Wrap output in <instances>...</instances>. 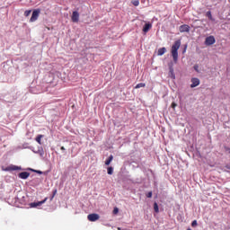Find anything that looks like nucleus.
I'll list each match as a JSON object with an SVG mask.
<instances>
[{"instance_id":"nucleus-11","label":"nucleus","mask_w":230,"mask_h":230,"mask_svg":"<svg viewBox=\"0 0 230 230\" xmlns=\"http://www.w3.org/2000/svg\"><path fill=\"white\" fill-rule=\"evenodd\" d=\"M165 52H166L165 47L160 48V49H158V50H157V56H158V57H162L163 55L165 54Z\"/></svg>"},{"instance_id":"nucleus-17","label":"nucleus","mask_w":230,"mask_h":230,"mask_svg":"<svg viewBox=\"0 0 230 230\" xmlns=\"http://www.w3.org/2000/svg\"><path fill=\"white\" fill-rule=\"evenodd\" d=\"M153 209L155 210V213H159V205H157L156 202L153 204Z\"/></svg>"},{"instance_id":"nucleus-13","label":"nucleus","mask_w":230,"mask_h":230,"mask_svg":"<svg viewBox=\"0 0 230 230\" xmlns=\"http://www.w3.org/2000/svg\"><path fill=\"white\" fill-rule=\"evenodd\" d=\"M41 138H44V135H38L36 137V142L38 143V145H41Z\"/></svg>"},{"instance_id":"nucleus-12","label":"nucleus","mask_w":230,"mask_h":230,"mask_svg":"<svg viewBox=\"0 0 230 230\" xmlns=\"http://www.w3.org/2000/svg\"><path fill=\"white\" fill-rule=\"evenodd\" d=\"M152 28V24L151 23H146V25H144L143 27V31L145 33H147L149 31V30H151Z\"/></svg>"},{"instance_id":"nucleus-26","label":"nucleus","mask_w":230,"mask_h":230,"mask_svg":"<svg viewBox=\"0 0 230 230\" xmlns=\"http://www.w3.org/2000/svg\"><path fill=\"white\" fill-rule=\"evenodd\" d=\"M194 70H196V72H199V65L194 66Z\"/></svg>"},{"instance_id":"nucleus-9","label":"nucleus","mask_w":230,"mask_h":230,"mask_svg":"<svg viewBox=\"0 0 230 230\" xmlns=\"http://www.w3.org/2000/svg\"><path fill=\"white\" fill-rule=\"evenodd\" d=\"M190 30V27L188 24H183L180 26V32L184 33V32H189Z\"/></svg>"},{"instance_id":"nucleus-3","label":"nucleus","mask_w":230,"mask_h":230,"mask_svg":"<svg viewBox=\"0 0 230 230\" xmlns=\"http://www.w3.org/2000/svg\"><path fill=\"white\" fill-rule=\"evenodd\" d=\"M22 167H19L17 165H10L8 167L3 168V171L4 172H13V171H21Z\"/></svg>"},{"instance_id":"nucleus-29","label":"nucleus","mask_w":230,"mask_h":230,"mask_svg":"<svg viewBox=\"0 0 230 230\" xmlns=\"http://www.w3.org/2000/svg\"><path fill=\"white\" fill-rule=\"evenodd\" d=\"M61 150H62V151H65L66 149H65V147H64V146H61Z\"/></svg>"},{"instance_id":"nucleus-16","label":"nucleus","mask_w":230,"mask_h":230,"mask_svg":"<svg viewBox=\"0 0 230 230\" xmlns=\"http://www.w3.org/2000/svg\"><path fill=\"white\" fill-rule=\"evenodd\" d=\"M107 173H108V175H112L114 173V168L113 167H108L107 168Z\"/></svg>"},{"instance_id":"nucleus-18","label":"nucleus","mask_w":230,"mask_h":230,"mask_svg":"<svg viewBox=\"0 0 230 230\" xmlns=\"http://www.w3.org/2000/svg\"><path fill=\"white\" fill-rule=\"evenodd\" d=\"M206 16H208V20L214 21L213 16L211 15V12H210V11H208V13H206Z\"/></svg>"},{"instance_id":"nucleus-6","label":"nucleus","mask_w":230,"mask_h":230,"mask_svg":"<svg viewBox=\"0 0 230 230\" xmlns=\"http://www.w3.org/2000/svg\"><path fill=\"white\" fill-rule=\"evenodd\" d=\"M47 200H48V198H45V199H43L42 201H38V202L31 203L30 206L32 208H38V207L42 206L45 202H47Z\"/></svg>"},{"instance_id":"nucleus-28","label":"nucleus","mask_w":230,"mask_h":230,"mask_svg":"<svg viewBox=\"0 0 230 230\" xmlns=\"http://www.w3.org/2000/svg\"><path fill=\"white\" fill-rule=\"evenodd\" d=\"M118 211H119L118 208L113 209L114 214L118 213Z\"/></svg>"},{"instance_id":"nucleus-1","label":"nucleus","mask_w":230,"mask_h":230,"mask_svg":"<svg viewBox=\"0 0 230 230\" xmlns=\"http://www.w3.org/2000/svg\"><path fill=\"white\" fill-rule=\"evenodd\" d=\"M181 46V41L180 40H178L177 41H174V43L172 46L171 49V54L172 57V61H174V63H177V61L179 60V49Z\"/></svg>"},{"instance_id":"nucleus-30","label":"nucleus","mask_w":230,"mask_h":230,"mask_svg":"<svg viewBox=\"0 0 230 230\" xmlns=\"http://www.w3.org/2000/svg\"><path fill=\"white\" fill-rule=\"evenodd\" d=\"M188 230H191L190 228H188Z\"/></svg>"},{"instance_id":"nucleus-15","label":"nucleus","mask_w":230,"mask_h":230,"mask_svg":"<svg viewBox=\"0 0 230 230\" xmlns=\"http://www.w3.org/2000/svg\"><path fill=\"white\" fill-rule=\"evenodd\" d=\"M146 87V84L145 83H138L136 86L135 89H140V88H144Z\"/></svg>"},{"instance_id":"nucleus-8","label":"nucleus","mask_w":230,"mask_h":230,"mask_svg":"<svg viewBox=\"0 0 230 230\" xmlns=\"http://www.w3.org/2000/svg\"><path fill=\"white\" fill-rule=\"evenodd\" d=\"M71 21L75 23L79 22V13L77 11L73 12V15H71Z\"/></svg>"},{"instance_id":"nucleus-2","label":"nucleus","mask_w":230,"mask_h":230,"mask_svg":"<svg viewBox=\"0 0 230 230\" xmlns=\"http://www.w3.org/2000/svg\"><path fill=\"white\" fill-rule=\"evenodd\" d=\"M40 13H41V10L40 9L34 10L33 13H31V22H35L39 19Z\"/></svg>"},{"instance_id":"nucleus-19","label":"nucleus","mask_w":230,"mask_h":230,"mask_svg":"<svg viewBox=\"0 0 230 230\" xmlns=\"http://www.w3.org/2000/svg\"><path fill=\"white\" fill-rule=\"evenodd\" d=\"M31 10H26L25 13H23V15H24L25 17H28L29 15H31Z\"/></svg>"},{"instance_id":"nucleus-31","label":"nucleus","mask_w":230,"mask_h":230,"mask_svg":"<svg viewBox=\"0 0 230 230\" xmlns=\"http://www.w3.org/2000/svg\"><path fill=\"white\" fill-rule=\"evenodd\" d=\"M230 169V168H229Z\"/></svg>"},{"instance_id":"nucleus-10","label":"nucleus","mask_w":230,"mask_h":230,"mask_svg":"<svg viewBox=\"0 0 230 230\" xmlns=\"http://www.w3.org/2000/svg\"><path fill=\"white\" fill-rule=\"evenodd\" d=\"M30 175H31L30 172H22L18 173V178L22 179V180H26V179H28V177H29Z\"/></svg>"},{"instance_id":"nucleus-27","label":"nucleus","mask_w":230,"mask_h":230,"mask_svg":"<svg viewBox=\"0 0 230 230\" xmlns=\"http://www.w3.org/2000/svg\"><path fill=\"white\" fill-rule=\"evenodd\" d=\"M35 172H37L38 174H41L42 172L41 171H34Z\"/></svg>"},{"instance_id":"nucleus-4","label":"nucleus","mask_w":230,"mask_h":230,"mask_svg":"<svg viewBox=\"0 0 230 230\" xmlns=\"http://www.w3.org/2000/svg\"><path fill=\"white\" fill-rule=\"evenodd\" d=\"M214 43H216V39L214 38V36H208V38H206L205 40L206 46H211Z\"/></svg>"},{"instance_id":"nucleus-5","label":"nucleus","mask_w":230,"mask_h":230,"mask_svg":"<svg viewBox=\"0 0 230 230\" xmlns=\"http://www.w3.org/2000/svg\"><path fill=\"white\" fill-rule=\"evenodd\" d=\"M100 217L98 214L93 213L87 216V219L90 222H96L97 220H99Z\"/></svg>"},{"instance_id":"nucleus-21","label":"nucleus","mask_w":230,"mask_h":230,"mask_svg":"<svg viewBox=\"0 0 230 230\" xmlns=\"http://www.w3.org/2000/svg\"><path fill=\"white\" fill-rule=\"evenodd\" d=\"M57 195V190H53V196H51L50 200H53L54 197Z\"/></svg>"},{"instance_id":"nucleus-14","label":"nucleus","mask_w":230,"mask_h":230,"mask_svg":"<svg viewBox=\"0 0 230 230\" xmlns=\"http://www.w3.org/2000/svg\"><path fill=\"white\" fill-rule=\"evenodd\" d=\"M113 159H114V156H113V155H110V156L108 157V159L106 160L105 164H106L107 166H109L110 164H111V162H112Z\"/></svg>"},{"instance_id":"nucleus-7","label":"nucleus","mask_w":230,"mask_h":230,"mask_svg":"<svg viewBox=\"0 0 230 230\" xmlns=\"http://www.w3.org/2000/svg\"><path fill=\"white\" fill-rule=\"evenodd\" d=\"M190 82H191V84H190L191 89L196 88L199 85V79L197 77L191 78Z\"/></svg>"},{"instance_id":"nucleus-25","label":"nucleus","mask_w":230,"mask_h":230,"mask_svg":"<svg viewBox=\"0 0 230 230\" xmlns=\"http://www.w3.org/2000/svg\"><path fill=\"white\" fill-rule=\"evenodd\" d=\"M146 198H148V199L152 198V191L146 193Z\"/></svg>"},{"instance_id":"nucleus-23","label":"nucleus","mask_w":230,"mask_h":230,"mask_svg":"<svg viewBox=\"0 0 230 230\" xmlns=\"http://www.w3.org/2000/svg\"><path fill=\"white\" fill-rule=\"evenodd\" d=\"M172 75V79H174V75H173V68L171 66V68H169Z\"/></svg>"},{"instance_id":"nucleus-24","label":"nucleus","mask_w":230,"mask_h":230,"mask_svg":"<svg viewBox=\"0 0 230 230\" xmlns=\"http://www.w3.org/2000/svg\"><path fill=\"white\" fill-rule=\"evenodd\" d=\"M171 107L172 109L176 108L177 107V103L176 102H172Z\"/></svg>"},{"instance_id":"nucleus-22","label":"nucleus","mask_w":230,"mask_h":230,"mask_svg":"<svg viewBox=\"0 0 230 230\" xmlns=\"http://www.w3.org/2000/svg\"><path fill=\"white\" fill-rule=\"evenodd\" d=\"M197 226V221L194 220L193 222H191V227H196Z\"/></svg>"},{"instance_id":"nucleus-20","label":"nucleus","mask_w":230,"mask_h":230,"mask_svg":"<svg viewBox=\"0 0 230 230\" xmlns=\"http://www.w3.org/2000/svg\"><path fill=\"white\" fill-rule=\"evenodd\" d=\"M133 6H139V0L132 1Z\"/></svg>"}]
</instances>
